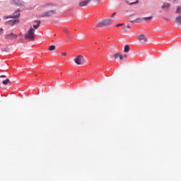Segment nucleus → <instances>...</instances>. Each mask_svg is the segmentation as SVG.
<instances>
[{"instance_id": "obj_1", "label": "nucleus", "mask_w": 181, "mask_h": 181, "mask_svg": "<svg viewBox=\"0 0 181 181\" xmlns=\"http://www.w3.org/2000/svg\"><path fill=\"white\" fill-rule=\"evenodd\" d=\"M36 35H35V28L30 27L27 33L25 34L24 37L27 40H35Z\"/></svg>"}, {"instance_id": "obj_16", "label": "nucleus", "mask_w": 181, "mask_h": 181, "mask_svg": "<svg viewBox=\"0 0 181 181\" xmlns=\"http://www.w3.org/2000/svg\"><path fill=\"white\" fill-rule=\"evenodd\" d=\"M103 26H105L104 21H102V22L96 24L97 28H103Z\"/></svg>"}, {"instance_id": "obj_27", "label": "nucleus", "mask_w": 181, "mask_h": 181, "mask_svg": "<svg viewBox=\"0 0 181 181\" xmlns=\"http://www.w3.org/2000/svg\"><path fill=\"white\" fill-rule=\"evenodd\" d=\"M67 37H68L69 39H71V34L68 33V34H67Z\"/></svg>"}, {"instance_id": "obj_28", "label": "nucleus", "mask_w": 181, "mask_h": 181, "mask_svg": "<svg viewBox=\"0 0 181 181\" xmlns=\"http://www.w3.org/2000/svg\"><path fill=\"white\" fill-rule=\"evenodd\" d=\"M6 78V75H1L0 76V78Z\"/></svg>"}, {"instance_id": "obj_34", "label": "nucleus", "mask_w": 181, "mask_h": 181, "mask_svg": "<svg viewBox=\"0 0 181 181\" xmlns=\"http://www.w3.org/2000/svg\"><path fill=\"white\" fill-rule=\"evenodd\" d=\"M170 1H171L172 2H173V3H175V2H177V0H170Z\"/></svg>"}, {"instance_id": "obj_8", "label": "nucleus", "mask_w": 181, "mask_h": 181, "mask_svg": "<svg viewBox=\"0 0 181 181\" xmlns=\"http://www.w3.org/2000/svg\"><path fill=\"white\" fill-rule=\"evenodd\" d=\"M105 26H109V25H112L114 23V20L111 18H107L103 21Z\"/></svg>"}, {"instance_id": "obj_14", "label": "nucleus", "mask_w": 181, "mask_h": 181, "mask_svg": "<svg viewBox=\"0 0 181 181\" xmlns=\"http://www.w3.org/2000/svg\"><path fill=\"white\" fill-rule=\"evenodd\" d=\"M129 50H131V48H129V45H125L124 49V53H129Z\"/></svg>"}, {"instance_id": "obj_4", "label": "nucleus", "mask_w": 181, "mask_h": 181, "mask_svg": "<svg viewBox=\"0 0 181 181\" xmlns=\"http://www.w3.org/2000/svg\"><path fill=\"white\" fill-rule=\"evenodd\" d=\"M74 62L76 64H84V57L83 55H78L74 59Z\"/></svg>"}, {"instance_id": "obj_5", "label": "nucleus", "mask_w": 181, "mask_h": 181, "mask_svg": "<svg viewBox=\"0 0 181 181\" xmlns=\"http://www.w3.org/2000/svg\"><path fill=\"white\" fill-rule=\"evenodd\" d=\"M11 4L16 6H25V2L22 1V0H11Z\"/></svg>"}, {"instance_id": "obj_19", "label": "nucleus", "mask_w": 181, "mask_h": 181, "mask_svg": "<svg viewBox=\"0 0 181 181\" xmlns=\"http://www.w3.org/2000/svg\"><path fill=\"white\" fill-rule=\"evenodd\" d=\"M118 59L119 58V52L117 53V54H115L113 56H112V59Z\"/></svg>"}, {"instance_id": "obj_3", "label": "nucleus", "mask_w": 181, "mask_h": 181, "mask_svg": "<svg viewBox=\"0 0 181 181\" xmlns=\"http://www.w3.org/2000/svg\"><path fill=\"white\" fill-rule=\"evenodd\" d=\"M21 10H17L14 12V13L13 14V16H5L4 17V19H16V18H19V16H21Z\"/></svg>"}, {"instance_id": "obj_31", "label": "nucleus", "mask_w": 181, "mask_h": 181, "mask_svg": "<svg viewBox=\"0 0 181 181\" xmlns=\"http://www.w3.org/2000/svg\"><path fill=\"white\" fill-rule=\"evenodd\" d=\"M116 15H117V13H114L112 15V18H114Z\"/></svg>"}, {"instance_id": "obj_13", "label": "nucleus", "mask_w": 181, "mask_h": 181, "mask_svg": "<svg viewBox=\"0 0 181 181\" xmlns=\"http://www.w3.org/2000/svg\"><path fill=\"white\" fill-rule=\"evenodd\" d=\"M34 23H37L36 25H33L34 29H37V28L40 26V21H35Z\"/></svg>"}, {"instance_id": "obj_18", "label": "nucleus", "mask_w": 181, "mask_h": 181, "mask_svg": "<svg viewBox=\"0 0 181 181\" xmlns=\"http://www.w3.org/2000/svg\"><path fill=\"white\" fill-rule=\"evenodd\" d=\"M48 50H49V52H53V50H56V46L54 45L49 46V47L48 48Z\"/></svg>"}, {"instance_id": "obj_17", "label": "nucleus", "mask_w": 181, "mask_h": 181, "mask_svg": "<svg viewBox=\"0 0 181 181\" xmlns=\"http://www.w3.org/2000/svg\"><path fill=\"white\" fill-rule=\"evenodd\" d=\"M142 21H144V18H137L132 22H134V23H140V22H142Z\"/></svg>"}, {"instance_id": "obj_35", "label": "nucleus", "mask_w": 181, "mask_h": 181, "mask_svg": "<svg viewBox=\"0 0 181 181\" xmlns=\"http://www.w3.org/2000/svg\"><path fill=\"white\" fill-rule=\"evenodd\" d=\"M127 28L128 29H131V26H129V25H127Z\"/></svg>"}, {"instance_id": "obj_29", "label": "nucleus", "mask_w": 181, "mask_h": 181, "mask_svg": "<svg viewBox=\"0 0 181 181\" xmlns=\"http://www.w3.org/2000/svg\"><path fill=\"white\" fill-rule=\"evenodd\" d=\"M62 56H67V53H66V52H62Z\"/></svg>"}, {"instance_id": "obj_11", "label": "nucleus", "mask_w": 181, "mask_h": 181, "mask_svg": "<svg viewBox=\"0 0 181 181\" xmlns=\"http://www.w3.org/2000/svg\"><path fill=\"white\" fill-rule=\"evenodd\" d=\"M162 9L169 11V9H170V4H164L162 6Z\"/></svg>"}, {"instance_id": "obj_6", "label": "nucleus", "mask_w": 181, "mask_h": 181, "mask_svg": "<svg viewBox=\"0 0 181 181\" xmlns=\"http://www.w3.org/2000/svg\"><path fill=\"white\" fill-rule=\"evenodd\" d=\"M5 39L6 40H13L15 39H18V36L13 33H11L5 35Z\"/></svg>"}, {"instance_id": "obj_22", "label": "nucleus", "mask_w": 181, "mask_h": 181, "mask_svg": "<svg viewBox=\"0 0 181 181\" xmlns=\"http://www.w3.org/2000/svg\"><path fill=\"white\" fill-rule=\"evenodd\" d=\"M126 4H127L128 5H134L135 4H138V0H136V1L132 2V3H129V1H126Z\"/></svg>"}, {"instance_id": "obj_7", "label": "nucleus", "mask_w": 181, "mask_h": 181, "mask_svg": "<svg viewBox=\"0 0 181 181\" xmlns=\"http://www.w3.org/2000/svg\"><path fill=\"white\" fill-rule=\"evenodd\" d=\"M6 23H7V25H9V26H13L14 25H17V23H19V20H10Z\"/></svg>"}, {"instance_id": "obj_21", "label": "nucleus", "mask_w": 181, "mask_h": 181, "mask_svg": "<svg viewBox=\"0 0 181 181\" xmlns=\"http://www.w3.org/2000/svg\"><path fill=\"white\" fill-rule=\"evenodd\" d=\"M152 16L143 18V21H152Z\"/></svg>"}, {"instance_id": "obj_25", "label": "nucleus", "mask_w": 181, "mask_h": 181, "mask_svg": "<svg viewBox=\"0 0 181 181\" xmlns=\"http://www.w3.org/2000/svg\"><path fill=\"white\" fill-rule=\"evenodd\" d=\"M0 35H4V28H0Z\"/></svg>"}, {"instance_id": "obj_12", "label": "nucleus", "mask_w": 181, "mask_h": 181, "mask_svg": "<svg viewBox=\"0 0 181 181\" xmlns=\"http://www.w3.org/2000/svg\"><path fill=\"white\" fill-rule=\"evenodd\" d=\"M175 23L177 25H181V16H178L176 18H175Z\"/></svg>"}, {"instance_id": "obj_24", "label": "nucleus", "mask_w": 181, "mask_h": 181, "mask_svg": "<svg viewBox=\"0 0 181 181\" xmlns=\"http://www.w3.org/2000/svg\"><path fill=\"white\" fill-rule=\"evenodd\" d=\"M119 59L120 60H123V59H124V56H122V54H121V52H119Z\"/></svg>"}, {"instance_id": "obj_20", "label": "nucleus", "mask_w": 181, "mask_h": 181, "mask_svg": "<svg viewBox=\"0 0 181 181\" xmlns=\"http://www.w3.org/2000/svg\"><path fill=\"white\" fill-rule=\"evenodd\" d=\"M176 13H181V6H178L175 11Z\"/></svg>"}, {"instance_id": "obj_23", "label": "nucleus", "mask_w": 181, "mask_h": 181, "mask_svg": "<svg viewBox=\"0 0 181 181\" xmlns=\"http://www.w3.org/2000/svg\"><path fill=\"white\" fill-rule=\"evenodd\" d=\"M124 25H125L124 23H119V24H117L115 26L116 28H119V26H124Z\"/></svg>"}, {"instance_id": "obj_33", "label": "nucleus", "mask_w": 181, "mask_h": 181, "mask_svg": "<svg viewBox=\"0 0 181 181\" xmlns=\"http://www.w3.org/2000/svg\"><path fill=\"white\" fill-rule=\"evenodd\" d=\"M5 50H6V52H9V48H8V47H6V48L5 49Z\"/></svg>"}, {"instance_id": "obj_2", "label": "nucleus", "mask_w": 181, "mask_h": 181, "mask_svg": "<svg viewBox=\"0 0 181 181\" xmlns=\"http://www.w3.org/2000/svg\"><path fill=\"white\" fill-rule=\"evenodd\" d=\"M46 9V16H53V15H56V9H54V5L47 4Z\"/></svg>"}, {"instance_id": "obj_32", "label": "nucleus", "mask_w": 181, "mask_h": 181, "mask_svg": "<svg viewBox=\"0 0 181 181\" xmlns=\"http://www.w3.org/2000/svg\"><path fill=\"white\" fill-rule=\"evenodd\" d=\"M123 57H124L125 59H128V56L127 54H124Z\"/></svg>"}, {"instance_id": "obj_30", "label": "nucleus", "mask_w": 181, "mask_h": 181, "mask_svg": "<svg viewBox=\"0 0 181 181\" xmlns=\"http://www.w3.org/2000/svg\"><path fill=\"white\" fill-rule=\"evenodd\" d=\"M164 19H165V21H168V22H169V21H170V18H164Z\"/></svg>"}, {"instance_id": "obj_9", "label": "nucleus", "mask_w": 181, "mask_h": 181, "mask_svg": "<svg viewBox=\"0 0 181 181\" xmlns=\"http://www.w3.org/2000/svg\"><path fill=\"white\" fill-rule=\"evenodd\" d=\"M138 39L139 40H140V42H143V43L148 42V39H146V36H145V35L144 34L139 35Z\"/></svg>"}, {"instance_id": "obj_15", "label": "nucleus", "mask_w": 181, "mask_h": 181, "mask_svg": "<svg viewBox=\"0 0 181 181\" xmlns=\"http://www.w3.org/2000/svg\"><path fill=\"white\" fill-rule=\"evenodd\" d=\"M2 84L4 86H6L7 84H11V81L8 78H6V80L2 81Z\"/></svg>"}, {"instance_id": "obj_10", "label": "nucleus", "mask_w": 181, "mask_h": 181, "mask_svg": "<svg viewBox=\"0 0 181 181\" xmlns=\"http://www.w3.org/2000/svg\"><path fill=\"white\" fill-rule=\"evenodd\" d=\"M91 0H85L79 3L80 6H87Z\"/></svg>"}, {"instance_id": "obj_26", "label": "nucleus", "mask_w": 181, "mask_h": 181, "mask_svg": "<svg viewBox=\"0 0 181 181\" xmlns=\"http://www.w3.org/2000/svg\"><path fill=\"white\" fill-rule=\"evenodd\" d=\"M123 32H124V33H127V32H128V30L127 29V28H123Z\"/></svg>"}]
</instances>
